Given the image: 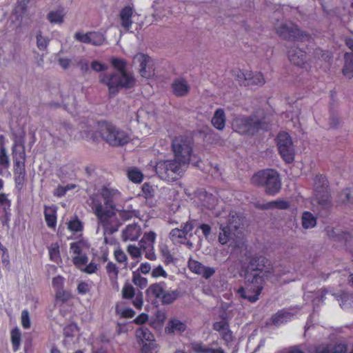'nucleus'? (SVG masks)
Here are the masks:
<instances>
[{
	"instance_id": "52",
	"label": "nucleus",
	"mask_w": 353,
	"mask_h": 353,
	"mask_svg": "<svg viewBox=\"0 0 353 353\" xmlns=\"http://www.w3.org/2000/svg\"><path fill=\"white\" fill-rule=\"evenodd\" d=\"M74 37L77 41L81 43L90 44V32L85 34L77 32L74 34Z\"/></svg>"
},
{
	"instance_id": "37",
	"label": "nucleus",
	"mask_w": 353,
	"mask_h": 353,
	"mask_svg": "<svg viewBox=\"0 0 353 353\" xmlns=\"http://www.w3.org/2000/svg\"><path fill=\"white\" fill-rule=\"evenodd\" d=\"M157 234L154 232L150 231L143 234L141 240L139 241L141 248H151L154 246Z\"/></svg>"
},
{
	"instance_id": "30",
	"label": "nucleus",
	"mask_w": 353,
	"mask_h": 353,
	"mask_svg": "<svg viewBox=\"0 0 353 353\" xmlns=\"http://www.w3.org/2000/svg\"><path fill=\"white\" fill-rule=\"evenodd\" d=\"M345 63L343 74L348 79L353 77V53L346 52L344 55Z\"/></svg>"
},
{
	"instance_id": "15",
	"label": "nucleus",
	"mask_w": 353,
	"mask_h": 353,
	"mask_svg": "<svg viewBox=\"0 0 353 353\" xmlns=\"http://www.w3.org/2000/svg\"><path fill=\"white\" fill-rule=\"evenodd\" d=\"M194 228L192 221H187L181 225V228L172 229L170 234L169 238L174 243H184L186 240L187 234Z\"/></svg>"
},
{
	"instance_id": "50",
	"label": "nucleus",
	"mask_w": 353,
	"mask_h": 353,
	"mask_svg": "<svg viewBox=\"0 0 353 353\" xmlns=\"http://www.w3.org/2000/svg\"><path fill=\"white\" fill-rule=\"evenodd\" d=\"M49 41V39L42 36L41 32L37 34V46L40 50H45L47 48Z\"/></svg>"
},
{
	"instance_id": "11",
	"label": "nucleus",
	"mask_w": 353,
	"mask_h": 353,
	"mask_svg": "<svg viewBox=\"0 0 353 353\" xmlns=\"http://www.w3.org/2000/svg\"><path fill=\"white\" fill-rule=\"evenodd\" d=\"M192 139L183 136L175 137L172 143L174 158L181 162H183L187 167L190 164L192 152Z\"/></svg>"
},
{
	"instance_id": "47",
	"label": "nucleus",
	"mask_w": 353,
	"mask_h": 353,
	"mask_svg": "<svg viewBox=\"0 0 353 353\" xmlns=\"http://www.w3.org/2000/svg\"><path fill=\"white\" fill-rule=\"evenodd\" d=\"M128 176L134 183H140L143 180V174L137 168H132L128 171Z\"/></svg>"
},
{
	"instance_id": "18",
	"label": "nucleus",
	"mask_w": 353,
	"mask_h": 353,
	"mask_svg": "<svg viewBox=\"0 0 353 353\" xmlns=\"http://www.w3.org/2000/svg\"><path fill=\"white\" fill-rule=\"evenodd\" d=\"M288 58L292 63L302 67L306 62V53L294 46L288 51Z\"/></svg>"
},
{
	"instance_id": "48",
	"label": "nucleus",
	"mask_w": 353,
	"mask_h": 353,
	"mask_svg": "<svg viewBox=\"0 0 353 353\" xmlns=\"http://www.w3.org/2000/svg\"><path fill=\"white\" fill-rule=\"evenodd\" d=\"M122 297L125 299H131L135 295V290L134 287L129 284L125 283L122 289Z\"/></svg>"
},
{
	"instance_id": "44",
	"label": "nucleus",
	"mask_w": 353,
	"mask_h": 353,
	"mask_svg": "<svg viewBox=\"0 0 353 353\" xmlns=\"http://www.w3.org/2000/svg\"><path fill=\"white\" fill-rule=\"evenodd\" d=\"M339 201L342 203H353V188H347L342 190L339 195Z\"/></svg>"
},
{
	"instance_id": "23",
	"label": "nucleus",
	"mask_w": 353,
	"mask_h": 353,
	"mask_svg": "<svg viewBox=\"0 0 353 353\" xmlns=\"http://www.w3.org/2000/svg\"><path fill=\"white\" fill-rule=\"evenodd\" d=\"M325 232L330 239L335 241L345 243L351 239V235L349 232H343L332 227H327Z\"/></svg>"
},
{
	"instance_id": "12",
	"label": "nucleus",
	"mask_w": 353,
	"mask_h": 353,
	"mask_svg": "<svg viewBox=\"0 0 353 353\" xmlns=\"http://www.w3.org/2000/svg\"><path fill=\"white\" fill-rule=\"evenodd\" d=\"M279 152L283 159L288 163L294 159V147L290 134L287 132H280L276 137Z\"/></svg>"
},
{
	"instance_id": "1",
	"label": "nucleus",
	"mask_w": 353,
	"mask_h": 353,
	"mask_svg": "<svg viewBox=\"0 0 353 353\" xmlns=\"http://www.w3.org/2000/svg\"><path fill=\"white\" fill-rule=\"evenodd\" d=\"M110 61L116 71L109 74H101L99 76V81L108 87L109 94L115 95L120 89L133 88L137 80L133 73L127 70L125 60L112 57Z\"/></svg>"
},
{
	"instance_id": "43",
	"label": "nucleus",
	"mask_w": 353,
	"mask_h": 353,
	"mask_svg": "<svg viewBox=\"0 0 353 353\" xmlns=\"http://www.w3.org/2000/svg\"><path fill=\"white\" fill-rule=\"evenodd\" d=\"M290 207V204L285 200L278 199L276 201H270L263 205V208H278L281 210L288 209Z\"/></svg>"
},
{
	"instance_id": "46",
	"label": "nucleus",
	"mask_w": 353,
	"mask_h": 353,
	"mask_svg": "<svg viewBox=\"0 0 353 353\" xmlns=\"http://www.w3.org/2000/svg\"><path fill=\"white\" fill-rule=\"evenodd\" d=\"M11 339L13 346V350L17 351L21 342V332L18 327H15L11 332Z\"/></svg>"
},
{
	"instance_id": "20",
	"label": "nucleus",
	"mask_w": 353,
	"mask_h": 353,
	"mask_svg": "<svg viewBox=\"0 0 353 353\" xmlns=\"http://www.w3.org/2000/svg\"><path fill=\"white\" fill-rule=\"evenodd\" d=\"M141 234V227L137 224H130L125 227L122 232L123 241H136Z\"/></svg>"
},
{
	"instance_id": "60",
	"label": "nucleus",
	"mask_w": 353,
	"mask_h": 353,
	"mask_svg": "<svg viewBox=\"0 0 353 353\" xmlns=\"http://www.w3.org/2000/svg\"><path fill=\"white\" fill-rule=\"evenodd\" d=\"M90 67L94 71L97 72L105 71L108 70V68L107 65L103 64L98 61H93L91 63Z\"/></svg>"
},
{
	"instance_id": "49",
	"label": "nucleus",
	"mask_w": 353,
	"mask_h": 353,
	"mask_svg": "<svg viewBox=\"0 0 353 353\" xmlns=\"http://www.w3.org/2000/svg\"><path fill=\"white\" fill-rule=\"evenodd\" d=\"M132 282L141 289L145 288L148 284V280L136 272H133Z\"/></svg>"
},
{
	"instance_id": "9",
	"label": "nucleus",
	"mask_w": 353,
	"mask_h": 353,
	"mask_svg": "<svg viewBox=\"0 0 353 353\" xmlns=\"http://www.w3.org/2000/svg\"><path fill=\"white\" fill-rule=\"evenodd\" d=\"M269 121L265 117L251 115L248 117H238L234 120L233 125L239 133L254 134L260 130H266Z\"/></svg>"
},
{
	"instance_id": "33",
	"label": "nucleus",
	"mask_w": 353,
	"mask_h": 353,
	"mask_svg": "<svg viewBox=\"0 0 353 353\" xmlns=\"http://www.w3.org/2000/svg\"><path fill=\"white\" fill-rule=\"evenodd\" d=\"M292 28H294V23L292 22H287L279 25L278 27H276V33L281 37L288 40Z\"/></svg>"
},
{
	"instance_id": "26",
	"label": "nucleus",
	"mask_w": 353,
	"mask_h": 353,
	"mask_svg": "<svg viewBox=\"0 0 353 353\" xmlns=\"http://www.w3.org/2000/svg\"><path fill=\"white\" fill-rule=\"evenodd\" d=\"M165 289L164 282L153 283L146 290L145 294L147 296H152L156 299H161Z\"/></svg>"
},
{
	"instance_id": "57",
	"label": "nucleus",
	"mask_w": 353,
	"mask_h": 353,
	"mask_svg": "<svg viewBox=\"0 0 353 353\" xmlns=\"http://www.w3.org/2000/svg\"><path fill=\"white\" fill-rule=\"evenodd\" d=\"M83 225L79 219H74L69 221L68 229L73 232L81 231Z\"/></svg>"
},
{
	"instance_id": "41",
	"label": "nucleus",
	"mask_w": 353,
	"mask_h": 353,
	"mask_svg": "<svg viewBox=\"0 0 353 353\" xmlns=\"http://www.w3.org/2000/svg\"><path fill=\"white\" fill-rule=\"evenodd\" d=\"M44 215L48 226L52 228H54L57 223V216L54 209L52 208H45Z\"/></svg>"
},
{
	"instance_id": "34",
	"label": "nucleus",
	"mask_w": 353,
	"mask_h": 353,
	"mask_svg": "<svg viewBox=\"0 0 353 353\" xmlns=\"http://www.w3.org/2000/svg\"><path fill=\"white\" fill-rule=\"evenodd\" d=\"M64 16L63 8H59L50 11L47 15V19L51 23L61 24L63 22Z\"/></svg>"
},
{
	"instance_id": "21",
	"label": "nucleus",
	"mask_w": 353,
	"mask_h": 353,
	"mask_svg": "<svg viewBox=\"0 0 353 353\" xmlns=\"http://www.w3.org/2000/svg\"><path fill=\"white\" fill-rule=\"evenodd\" d=\"M347 350V345L340 343L334 345H320L315 348L313 353H346Z\"/></svg>"
},
{
	"instance_id": "58",
	"label": "nucleus",
	"mask_w": 353,
	"mask_h": 353,
	"mask_svg": "<svg viewBox=\"0 0 353 353\" xmlns=\"http://www.w3.org/2000/svg\"><path fill=\"white\" fill-rule=\"evenodd\" d=\"M21 324L23 328L28 329L30 327V319L28 310H23L21 312Z\"/></svg>"
},
{
	"instance_id": "35",
	"label": "nucleus",
	"mask_w": 353,
	"mask_h": 353,
	"mask_svg": "<svg viewBox=\"0 0 353 353\" xmlns=\"http://www.w3.org/2000/svg\"><path fill=\"white\" fill-rule=\"evenodd\" d=\"M310 36L306 32L300 30L298 26L294 24V28L291 30L290 34L288 40L292 41H305L309 39Z\"/></svg>"
},
{
	"instance_id": "32",
	"label": "nucleus",
	"mask_w": 353,
	"mask_h": 353,
	"mask_svg": "<svg viewBox=\"0 0 353 353\" xmlns=\"http://www.w3.org/2000/svg\"><path fill=\"white\" fill-rule=\"evenodd\" d=\"M156 189L150 184L145 183L142 185L143 195L145 198L147 202L150 206H154L156 204V201L153 199L155 194Z\"/></svg>"
},
{
	"instance_id": "3",
	"label": "nucleus",
	"mask_w": 353,
	"mask_h": 353,
	"mask_svg": "<svg viewBox=\"0 0 353 353\" xmlns=\"http://www.w3.org/2000/svg\"><path fill=\"white\" fill-rule=\"evenodd\" d=\"M312 205L322 216H326L332 207L330 184L327 177L317 174L313 179Z\"/></svg>"
},
{
	"instance_id": "10",
	"label": "nucleus",
	"mask_w": 353,
	"mask_h": 353,
	"mask_svg": "<svg viewBox=\"0 0 353 353\" xmlns=\"http://www.w3.org/2000/svg\"><path fill=\"white\" fill-rule=\"evenodd\" d=\"M245 279L247 282L246 287L239 288L237 293L241 298L254 303L259 300L265 283L258 274H245Z\"/></svg>"
},
{
	"instance_id": "56",
	"label": "nucleus",
	"mask_w": 353,
	"mask_h": 353,
	"mask_svg": "<svg viewBox=\"0 0 353 353\" xmlns=\"http://www.w3.org/2000/svg\"><path fill=\"white\" fill-rule=\"evenodd\" d=\"M88 259L85 255H77L73 258L74 264L79 268H81L88 263Z\"/></svg>"
},
{
	"instance_id": "22",
	"label": "nucleus",
	"mask_w": 353,
	"mask_h": 353,
	"mask_svg": "<svg viewBox=\"0 0 353 353\" xmlns=\"http://www.w3.org/2000/svg\"><path fill=\"white\" fill-rule=\"evenodd\" d=\"M213 329L219 333L226 343L232 341V332L229 328V324L225 321L215 322L213 324Z\"/></svg>"
},
{
	"instance_id": "8",
	"label": "nucleus",
	"mask_w": 353,
	"mask_h": 353,
	"mask_svg": "<svg viewBox=\"0 0 353 353\" xmlns=\"http://www.w3.org/2000/svg\"><path fill=\"white\" fill-rule=\"evenodd\" d=\"M188 167L174 157L172 159L160 160L155 165L157 175L163 180L173 181L182 176Z\"/></svg>"
},
{
	"instance_id": "19",
	"label": "nucleus",
	"mask_w": 353,
	"mask_h": 353,
	"mask_svg": "<svg viewBox=\"0 0 353 353\" xmlns=\"http://www.w3.org/2000/svg\"><path fill=\"white\" fill-rule=\"evenodd\" d=\"M171 88L173 94L176 97H185L189 92L190 87L187 81L184 79L179 78L173 81Z\"/></svg>"
},
{
	"instance_id": "4",
	"label": "nucleus",
	"mask_w": 353,
	"mask_h": 353,
	"mask_svg": "<svg viewBox=\"0 0 353 353\" xmlns=\"http://www.w3.org/2000/svg\"><path fill=\"white\" fill-rule=\"evenodd\" d=\"M90 199L92 201V209L97 216L99 225L103 230L104 241L108 243L106 234H112L117 232L122 223L117 217L116 210L105 209L96 195H91Z\"/></svg>"
},
{
	"instance_id": "28",
	"label": "nucleus",
	"mask_w": 353,
	"mask_h": 353,
	"mask_svg": "<svg viewBox=\"0 0 353 353\" xmlns=\"http://www.w3.org/2000/svg\"><path fill=\"white\" fill-rule=\"evenodd\" d=\"M292 316V314L291 312L285 310H281L273 315L271 319L274 325L279 326L290 320Z\"/></svg>"
},
{
	"instance_id": "59",
	"label": "nucleus",
	"mask_w": 353,
	"mask_h": 353,
	"mask_svg": "<svg viewBox=\"0 0 353 353\" xmlns=\"http://www.w3.org/2000/svg\"><path fill=\"white\" fill-rule=\"evenodd\" d=\"M128 253L133 257V258H139L141 256L142 252H141V248H138L134 245H129L128 246Z\"/></svg>"
},
{
	"instance_id": "53",
	"label": "nucleus",
	"mask_w": 353,
	"mask_h": 353,
	"mask_svg": "<svg viewBox=\"0 0 353 353\" xmlns=\"http://www.w3.org/2000/svg\"><path fill=\"white\" fill-rule=\"evenodd\" d=\"M116 312L117 314H121L123 317L125 318H132L134 316V311L129 307L127 308H120L119 306L116 307Z\"/></svg>"
},
{
	"instance_id": "42",
	"label": "nucleus",
	"mask_w": 353,
	"mask_h": 353,
	"mask_svg": "<svg viewBox=\"0 0 353 353\" xmlns=\"http://www.w3.org/2000/svg\"><path fill=\"white\" fill-rule=\"evenodd\" d=\"M179 296V292L177 290L164 291L161 301L163 305H168L173 303Z\"/></svg>"
},
{
	"instance_id": "40",
	"label": "nucleus",
	"mask_w": 353,
	"mask_h": 353,
	"mask_svg": "<svg viewBox=\"0 0 353 353\" xmlns=\"http://www.w3.org/2000/svg\"><path fill=\"white\" fill-rule=\"evenodd\" d=\"M10 166V159L7 154L6 149L3 145L0 147V175Z\"/></svg>"
},
{
	"instance_id": "61",
	"label": "nucleus",
	"mask_w": 353,
	"mask_h": 353,
	"mask_svg": "<svg viewBox=\"0 0 353 353\" xmlns=\"http://www.w3.org/2000/svg\"><path fill=\"white\" fill-rule=\"evenodd\" d=\"M145 256L151 261H154L157 259L156 254L154 252V246L151 248H141Z\"/></svg>"
},
{
	"instance_id": "31",
	"label": "nucleus",
	"mask_w": 353,
	"mask_h": 353,
	"mask_svg": "<svg viewBox=\"0 0 353 353\" xmlns=\"http://www.w3.org/2000/svg\"><path fill=\"white\" fill-rule=\"evenodd\" d=\"M186 329V325L182 321L178 319L170 320L168 326L165 327V331L168 333H181Z\"/></svg>"
},
{
	"instance_id": "62",
	"label": "nucleus",
	"mask_w": 353,
	"mask_h": 353,
	"mask_svg": "<svg viewBox=\"0 0 353 353\" xmlns=\"http://www.w3.org/2000/svg\"><path fill=\"white\" fill-rule=\"evenodd\" d=\"M64 279L61 276L54 277L52 280V285L55 290H59L63 288Z\"/></svg>"
},
{
	"instance_id": "55",
	"label": "nucleus",
	"mask_w": 353,
	"mask_h": 353,
	"mask_svg": "<svg viewBox=\"0 0 353 353\" xmlns=\"http://www.w3.org/2000/svg\"><path fill=\"white\" fill-rule=\"evenodd\" d=\"M70 294L64 290L63 288L56 291V298L57 300L64 303L70 299Z\"/></svg>"
},
{
	"instance_id": "14",
	"label": "nucleus",
	"mask_w": 353,
	"mask_h": 353,
	"mask_svg": "<svg viewBox=\"0 0 353 353\" xmlns=\"http://www.w3.org/2000/svg\"><path fill=\"white\" fill-rule=\"evenodd\" d=\"M133 64L139 65V73L145 79H150L154 75V67L153 61L148 55L139 53L134 56Z\"/></svg>"
},
{
	"instance_id": "6",
	"label": "nucleus",
	"mask_w": 353,
	"mask_h": 353,
	"mask_svg": "<svg viewBox=\"0 0 353 353\" xmlns=\"http://www.w3.org/2000/svg\"><path fill=\"white\" fill-rule=\"evenodd\" d=\"M251 183L263 188L265 194L272 196L276 194L281 188L279 174L273 169H265L255 173L251 178Z\"/></svg>"
},
{
	"instance_id": "17",
	"label": "nucleus",
	"mask_w": 353,
	"mask_h": 353,
	"mask_svg": "<svg viewBox=\"0 0 353 353\" xmlns=\"http://www.w3.org/2000/svg\"><path fill=\"white\" fill-rule=\"evenodd\" d=\"M21 159H15L14 164V181L19 188H21L26 181L25 159L23 157H21Z\"/></svg>"
},
{
	"instance_id": "38",
	"label": "nucleus",
	"mask_w": 353,
	"mask_h": 353,
	"mask_svg": "<svg viewBox=\"0 0 353 353\" xmlns=\"http://www.w3.org/2000/svg\"><path fill=\"white\" fill-rule=\"evenodd\" d=\"M301 220L302 226L305 229L312 228L316 225V217L310 212H304Z\"/></svg>"
},
{
	"instance_id": "16",
	"label": "nucleus",
	"mask_w": 353,
	"mask_h": 353,
	"mask_svg": "<svg viewBox=\"0 0 353 353\" xmlns=\"http://www.w3.org/2000/svg\"><path fill=\"white\" fill-rule=\"evenodd\" d=\"M188 268L192 272L201 275L206 279L210 278L215 273L214 268L205 266L201 263L192 259L188 261Z\"/></svg>"
},
{
	"instance_id": "25",
	"label": "nucleus",
	"mask_w": 353,
	"mask_h": 353,
	"mask_svg": "<svg viewBox=\"0 0 353 353\" xmlns=\"http://www.w3.org/2000/svg\"><path fill=\"white\" fill-rule=\"evenodd\" d=\"M265 83V80L261 72L248 71L246 86H262Z\"/></svg>"
},
{
	"instance_id": "27",
	"label": "nucleus",
	"mask_w": 353,
	"mask_h": 353,
	"mask_svg": "<svg viewBox=\"0 0 353 353\" xmlns=\"http://www.w3.org/2000/svg\"><path fill=\"white\" fill-rule=\"evenodd\" d=\"M153 8L154 10L152 16L157 21L163 20L170 14V10L162 3L155 1Z\"/></svg>"
},
{
	"instance_id": "39",
	"label": "nucleus",
	"mask_w": 353,
	"mask_h": 353,
	"mask_svg": "<svg viewBox=\"0 0 353 353\" xmlns=\"http://www.w3.org/2000/svg\"><path fill=\"white\" fill-rule=\"evenodd\" d=\"M106 270L112 285L113 286L117 285V279L119 274L118 268L112 262H109L106 265Z\"/></svg>"
},
{
	"instance_id": "5",
	"label": "nucleus",
	"mask_w": 353,
	"mask_h": 353,
	"mask_svg": "<svg viewBox=\"0 0 353 353\" xmlns=\"http://www.w3.org/2000/svg\"><path fill=\"white\" fill-rule=\"evenodd\" d=\"M247 261L245 274L259 275L263 279V283H265V279H269L272 276L279 279L286 273V272H280L277 271L271 261L263 255L254 254L250 256L247 258Z\"/></svg>"
},
{
	"instance_id": "45",
	"label": "nucleus",
	"mask_w": 353,
	"mask_h": 353,
	"mask_svg": "<svg viewBox=\"0 0 353 353\" xmlns=\"http://www.w3.org/2000/svg\"><path fill=\"white\" fill-rule=\"evenodd\" d=\"M105 41L103 34L99 32H90V44L93 46H101Z\"/></svg>"
},
{
	"instance_id": "51",
	"label": "nucleus",
	"mask_w": 353,
	"mask_h": 353,
	"mask_svg": "<svg viewBox=\"0 0 353 353\" xmlns=\"http://www.w3.org/2000/svg\"><path fill=\"white\" fill-rule=\"evenodd\" d=\"M203 202V205L205 206L208 209L212 210L216 205L217 200L214 196L210 194L205 196Z\"/></svg>"
},
{
	"instance_id": "54",
	"label": "nucleus",
	"mask_w": 353,
	"mask_h": 353,
	"mask_svg": "<svg viewBox=\"0 0 353 353\" xmlns=\"http://www.w3.org/2000/svg\"><path fill=\"white\" fill-rule=\"evenodd\" d=\"M50 259L57 261L59 258V248L57 243H52L49 249Z\"/></svg>"
},
{
	"instance_id": "29",
	"label": "nucleus",
	"mask_w": 353,
	"mask_h": 353,
	"mask_svg": "<svg viewBox=\"0 0 353 353\" xmlns=\"http://www.w3.org/2000/svg\"><path fill=\"white\" fill-rule=\"evenodd\" d=\"M211 122L219 130H222L225 128V114L223 109H217L215 111Z\"/></svg>"
},
{
	"instance_id": "36",
	"label": "nucleus",
	"mask_w": 353,
	"mask_h": 353,
	"mask_svg": "<svg viewBox=\"0 0 353 353\" xmlns=\"http://www.w3.org/2000/svg\"><path fill=\"white\" fill-rule=\"evenodd\" d=\"M136 336L137 339L141 340L142 342L144 341L152 342L154 340L153 334L151 333L150 330L145 326H142L136 330Z\"/></svg>"
},
{
	"instance_id": "2",
	"label": "nucleus",
	"mask_w": 353,
	"mask_h": 353,
	"mask_svg": "<svg viewBox=\"0 0 353 353\" xmlns=\"http://www.w3.org/2000/svg\"><path fill=\"white\" fill-rule=\"evenodd\" d=\"M220 232L218 241L221 245L230 243V246L241 248L244 245L243 232L240 230L243 225V217L235 211H230L225 221L218 223Z\"/></svg>"
},
{
	"instance_id": "24",
	"label": "nucleus",
	"mask_w": 353,
	"mask_h": 353,
	"mask_svg": "<svg viewBox=\"0 0 353 353\" xmlns=\"http://www.w3.org/2000/svg\"><path fill=\"white\" fill-rule=\"evenodd\" d=\"M132 14L133 9L130 6L124 7L120 12L121 26L126 31H128L132 25Z\"/></svg>"
},
{
	"instance_id": "7",
	"label": "nucleus",
	"mask_w": 353,
	"mask_h": 353,
	"mask_svg": "<svg viewBox=\"0 0 353 353\" xmlns=\"http://www.w3.org/2000/svg\"><path fill=\"white\" fill-rule=\"evenodd\" d=\"M96 133L111 146H122L130 140L128 132L107 121L98 123Z\"/></svg>"
},
{
	"instance_id": "63",
	"label": "nucleus",
	"mask_w": 353,
	"mask_h": 353,
	"mask_svg": "<svg viewBox=\"0 0 353 353\" xmlns=\"http://www.w3.org/2000/svg\"><path fill=\"white\" fill-rule=\"evenodd\" d=\"M192 350L197 353H209V347H204L200 343H194L192 344Z\"/></svg>"
},
{
	"instance_id": "13",
	"label": "nucleus",
	"mask_w": 353,
	"mask_h": 353,
	"mask_svg": "<svg viewBox=\"0 0 353 353\" xmlns=\"http://www.w3.org/2000/svg\"><path fill=\"white\" fill-rule=\"evenodd\" d=\"M99 194L103 201L102 205L105 209L117 210V204L121 199V194L118 190L104 185L101 188Z\"/></svg>"
},
{
	"instance_id": "64",
	"label": "nucleus",
	"mask_w": 353,
	"mask_h": 353,
	"mask_svg": "<svg viewBox=\"0 0 353 353\" xmlns=\"http://www.w3.org/2000/svg\"><path fill=\"white\" fill-rule=\"evenodd\" d=\"M156 345L152 342H148V343H145L142 348L141 352L142 353H156Z\"/></svg>"
}]
</instances>
